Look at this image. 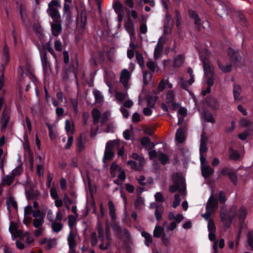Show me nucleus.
I'll use <instances>...</instances> for the list:
<instances>
[{
  "mask_svg": "<svg viewBox=\"0 0 253 253\" xmlns=\"http://www.w3.org/2000/svg\"><path fill=\"white\" fill-rule=\"evenodd\" d=\"M173 184L169 186V191L171 193H174L177 190L180 191H184L185 190V188L180 189V186L181 185L183 181V177L180 173L176 172L174 173L172 176Z\"/></svg>",
  "mask_w": 253,
  "mask_h": 253,
  "instance_id": "f257e3e1",
  "label": "nucleus"
},
{
  "mask_svg": "<svg viewBox=\"0 0 253 253\" xmlns=\"http://www.w3.org/2000/svg\"><path fill=\"white\" fill-rule=\"evenodd\" d=\"M41 46L39 45V50L40 53L41 61L43 68V72L44 75V82L45 81V76L47 72V61L46 58V53L47 50V44L46 43L42 44V41L41 42ZM45 83L44 82V84Z\"/></svg>",
  "mask_w": 253,
  "mask_h": 253,
  "instance_id": "f03ea898",
  "label": "nucleus"
},
{
  "mask_svg": "<svg viewBox=\"0 0 253 253\" xmlns=\"http://www.w3.org/2000/svg\"><path fill=\"white\" fill-rule=\"evenodd\" d=\"M33 216L35 217L33 220V225L35 228L42 227L44 222L45 213L42 212L39 210L37 209L33 212Z\"/></svg>",
  "mask_w": 253,
  "mask_h": 253,
  "instance_id": "7ed1b4c3",
  "label": "nucleus"
},
{
  "mask_svg": "<svg viewBox=\"0 0 253 253\" xmlns=\"http://www.w3.org/2000/svg\"><path fill=\"white\" fill-rule=\"evenodd\" d=\"M227 53L229 60L234 64H236L241 60L239 50L229 47L227 50Z\"/></svg>",
  "mask_w": 253,
  "mask_h": 253,
  "instance_id": "20e7f679",
  "label": "nucleus"
},
{
  "mask_svg": "<svg viewBox=\"0 0 253 253\" xmlns=\"http://www.w3.org/2000/svg\"><path fill=\"white\" fill-rule=\"evenodd\" d=\"M206 104L212 110H217L219 108V104L217 99L212 96L209 95L206 98Z\"/></svg>",
  "mask_w": 253,
  "mask_h": 253,
  "instance_id": "39448f33",
  "label": "nucleus"
},
{
  "mask_svg": "<svg viewBox=\"0 0 253 253\" xmlns=\"http://www.w3.org/2000/svg\"><path fill=\"white\" fill-rule=\"evenodd\" d=\"M62 21L52 22L50 23L51 33L54 37L58 36L62 31Z\"/></svg>",
  "mask_w": 253,
  "mask_h": 253,
  "instance_id": "423d86ee",
  "label": "nucleus"
},
{
  "mask_svg": "<svg viewBox=\"0 0 253 253\" xmlns=\"http://www.w3.org/2000/svg\"><path fill=\"white\" fill-rule=\"evenodd\" d=\"M206 59V58L202 59L205 74L207 76H213L214 71L213 66L211 63L207 62Z\"/></svg>",
  "mask_w": 253,
  "mask_h": 253,
  "instance_id": "0eeeda50",
  "label": "nucleus"
},
{
  "mask_svg": "<svg viewBox=\"0 0 253 253\" xmlns=\"http://www.w3.org/2000/svg\"><path fill=\"white\" fill-rule=\"evenodd\" d=\"M18 224L14 222H11L9 230L12 236L14 237H21L22 236V231L20 230H18Z\"/></svg>",
  "mask_w": 253,
  "mask_h": 253,
  "instance_id": "6e6552de",
  "label": "nucleus"
},
{
  "mask_svg": "<svg viewBox=\"0 0 253 253\" xmlns=\"http://www.w3.org/2000/svg\"><path fill=\"white\" fill-rule=\"evenodd\" d=\"M114 231L117 232L119 235L123 236L126 239H129L130 238V234L128 231L125 228H123L119 225H115L113 226Z\"/></svg>",
  "mask_w": 253,
  "mask_h": 253,
  "instance_id": "1a4fd4ad",
  "label": "nucleus"
},
{
  "mask_svg": "<svg viewBox=\"0 0 253 253\" xmlns=\"http://www.w3.org/2000/svg\"><path fill=\"white\" fill-rule=\"evenodd\" d=\"M188 13L189 17L194 21V24L197 27H200L201 20L197 12L193 9H189Z\"/></svg>",
  "mask_w": 253,
  "mask_h": 253,
  "instance_id": "9d476101",
  "label": "nucleus"
},
{
  "mask_svg": "<svg viewBox=\"0 0 253 253\" xmlns=\"http://www.w3.org/2000/svg\"><path fill=\"white\" fill-rule=\"evenodd\" d=\"M87 15V12L84 8L81 10L80 14H78L77 20L78 21L80 19L81 27L82 29H84L86 25Z\"/></svg>",
  "mask_w": 253,
  "mask_h": 253,
  "instance_id": "9b49d317",
  "label": "nucleus"
},
{
  "mask_svg": "<svg viewBox=\"0 0 253 253\" xmlns=\"http://www.w3.org/2000/svg\"><path fill=\"white\" fill-rule=\"evenodd\" d=\"M201 172L203 176L205 178L207 179L210 178V177L213 173L214 169L210 166L202 165Z\"/></svg>",
  "mask_w": 253,
  "mask_h": 253,
  "instance_id": "f8f14e48",
  "label": "nucleus"
},
{
  "mask_svg": "<svg viewBox=\"0 0 253 253\" xmlns=\"http://www.w3.org/2000/svg\"><path fill=\"white\" fill-rule=\"evenodd\" d=\"M9 116L5 109L3 111L1 117V130H4L7 126L9 123Z\"/></svg>",
  "mask_w": 253,
  "mask_h": 253,
  "instance_id": "ddd939ff",
  "label": "nucleus"
},
{
  "mask_svg": "<svg viewBox=\"0 0 253 253\" xmlns=\"http://www.w3.org/2000/svg\"><path fill=\"white\" fill-rule=\"evenodd\" d=\"M162 38L161 37L159 39L157 44L155 48L154 56L155 59L159 58L162 55V52L163 51L164 46L163 45V43L161 42Z\"/></svg>",
  "mask_w": 253,
  "mask_h": 253,
  "instance_id": "4468645a",
  "label": "nucleus"
},
{
  "mask_svg": "<svg viewBox=\"0 0 253 253\" xmlns=\"http://www.w3.org/2000/svg\"><path fill=\"white\" fill-rule=\"evenodd\" d=\"M130 78V73L126 69H124L121 73L120 81L126 87L128 85V82Z\"/></svg>",
  "mask_w": 253,
  "mask_h": 253,
  "instance_id": "2eb2a0df",
  "label": "nucleus"
},
{
  "mask_svg": "<svg viewBox=\"0 0 253 253\" xmlns=\"http://www.w3.org/2000/svg\"><path fill=\"white\" fill-rule=\"evenodd\" d=\"M9 61V49L5 45L2 51V66L4 67L8 63Z\"/></svg>",
  "mask_w": 253,
  "mask_h": 253,
  "instance_id": "dca6fc26",
  "label": "nucleus"
},
{
  "mask_svg": "<svg viewBox=\"0 0 253 253\" xmlns=\"http://www.w3.org/2000/svg\"><path fill=\"white\" fill-rule=\"evenodd\" d=\"M175 138L177 141L179 143H182L185 141L184 130L180 126L176 130Z\"/></svg>",
  "mask_w": 253,
  "mask_h": 253,
  "instance_id": "f3484780",
  "label": "nucleus"
},
{
  "mask_svg": "<svg viewBox=\"0 0 253 253\" xmlns=\"http://www.w3.org/2000/svg\"><path fill=\"white\" fill-rule=\"evenodd\" d=\"M48 15L52 18V22L61 21V15L58 9H49L48 10Z\"/></svg>",
  "mask_w": 253,
  "mask_h": 253,
  "instance_id": "a211bd4d",
  "label": "nucleus"
},
{
  "mask_svg": "<svg viewBox=\"0 0 253 253\" xmlns=\"http://www.w3.org/2000/svg\"><path fill=\"white\" fill-rule=\"evenodd\" d=\"M155 205V215L156 217V219L157 221H160L162 219V213L163 212V208L158 205L157 203H154Z\"/></svg>",
  "mask_w": 253,
  "mask_h": 253,
  "instance_id": "6ab92c4d",
  "label": "nucleus"
},
{
  "mask_svg": "<svg viewBox=\"0 0 253 253\" xmlns=\"http://www.w3.org/2000/svg\"><path fill=\"white\" fill-rule=\"evenodd\" d=\"M67 241L69 247V249H75L77 245V242L75 239L74 235L72 231L71 230L70 231L68 235Z\"/></svg>",
  "mask_w": 253,
  "mask_h": 253,
  "instance_id": "aec40b11",
  "label": "nucleus"
},
{
  "mask_svg": "<svg viewBox=\"0 0 253 253\" xmlns=\"http://www.w3.org/2000/svg\"><path fill=\"white\" fill-rule=\"evenodd\" d=\"M247 214V212L246 208L243 206L241 207L238 211L237 215L240 220L241 224L244 222Z\"/></svg>",
  "mask_w": 253,
  "mask_h": 253,
  "instance_id": "412c9836",
  "label": "nucleus"
},
{
  "mask_svg": "<svg viewBox=\"0 0 253 253\" xmlns=\"http://www.w3.org/2000/svg\"><path fill=\"white\" fill-rule=\"evenodd\" d=\"M108 208L109 210V214L111 219L112 221L115 220L116 218V209L113 202L112 201H109L108 203Z\"/></svg>",
  "mask_w": 253,
  "mask_h": 253,
  "instance_id": "4be33fe9",
  "label": "nucleus"
},
{
  "mask_svg": "<svg viewBox=\"0 0 253 253\" xmlns=\"http://www.w3.org/2000/svg\"><path fill=\"white\" fill-rule=\"evenodd\" d=\"M217 64L219 68L223 73H229L232 70V66L231 64H227L225 66H223L219 59L217 61Z\"/></svg>",
  "mask_w": 253,
  "mask_h": 253,
  "instance_id": "5701e85b",
  "label": "nucleus"
},
{
  "mask_svg": "<svg viewBox=\"0 0 253 253\" xmlns=\"http://www.w3.org/2000/svg\"><path fill=\"white\" fill-rule=\"evenodd\" d=\"M210 202V209L209 211L214 212L218 208V202L217 200L213 198L212 196H211L209 198L207 204Z\"/></svg>",
  "mask_w": 253,
  "mask_h": 253,
  "instance_id": "b1692460",
  "label": "nucleus"
},
{
  "mask_svg": "<svg viewBox=\"0 0 253 253\" xmlns=\"http://www.w3.org/2000/svg\"><path fill=\"white\" fill-rule=\"evenodd\" d=\"M230 153L229 159L231 160L237 161L240 158V155L237 150H235L233 147H230L229 149Z\"/></svg>",
  "mask_w": 253,
  "mask_h": 253,
  "instance_id": "393cba45",
  "label": "nucleus"
},
{
  "mask_svg": "<svg viewBox=\"0 0 253 253\" xmlns=\"http://www.w3.org/2000/svg\"><path fill=\"white\" fill-rule=\"evenodd\" d=\"M174 18L176 20V25L177 28H180L182 25V16L180 12L176 9L174 11Z\"/></svg>",
  "mask_w": 253,
  "mask_h": 253,
  "instance_id": "a878e982",
  "label": "nucleus"
},
{
  "mask_svg": "<svg viewBox=\"0 0 253 253\" xmlns=\"http://www.w3.org/2000/svg\"><path fill=\"white\" fill-rule=\"evenodd\" d=\"M207 139L204 137V135L201 136L200 146V154L205 153L208 150L206 143Z\"/></svg>",
  "mask_w": 253,
  "mask_h": 253,
  "instance_id": "bb28decb",
  "label": "nucleus"
},
{
  "mask_svg": "<svg viewBox=\"0 0 253 253\" xmlns=\"http://www.w3.org/2000/svg\"><path fill=\"white\" fill-rule=\"evenodd\" d=\"M241 87L239 85L234 84L233 85V95L234 100L236 101L240 99V96L241 92Z\"/></svg>",
  "mask_w": 253,
  "mask_h": 253,
  "instance_id": "cd10ccee",
  "label": "nucleus"
},
{
  "mask_svg": "<svg viewBox=\"0 0 253 253\" xmlns=\"http://www.w3.org/2000/svg\"><path fill=\"white\" fill-rule=\"evenodd\" d=\"M144 205V199L140 196L137 195L134 202V207L137 210H141Z\"/></svg>",
  "mask_w": 253,
  "mask_h": 253,
  "instance_id": "c85d7f7f",
  "label": "nucleus"
},
{
  "mask_svg": "<svg viewBox=\"0 0 253 253\" xmlns=\"http://www.w3.org/2000/svg\"><path fill=\"white\" fill-rule=\"evenodd\" d=\"M125 27L126 30L129 33H131L133 32L134 31V25L132 21V20L130 17L128 18V19L126 22L125 23Z\"/></svg>",
  "mask_w": 253,
  "mask_h": 253,
  "instance_id": "c756f323",
  "label": "nucleus"
},
{
  "mask_svg": "<svg viewBox=\"0 0 253 253\" xmlns=\"http://www.w3.org/2000/svg\"><path fill=\"white\" fill-rule=\"evenodd\" d=\"M113 8L117 14L124 13V7L119 1H116L113 4Z\"/></svg>",
  "mask_w": 253,
  "mask_h": 253,
  "instance_id": "7c9ffc66",
  "label": "nucleus"
},
{
  "mask_svg": "<svg viewBox=\"0 0 253 253\" xmlns=\"http://www.w3.org/2000/svg\"><path fill=\"white\" fill-rule=\"evenodd\" d=\"M158 99L157 96H150L147 99V105L148 107L153 108L155 105V102Z\"/></svg>",
  "mask_w": 253,
  "mask_h": 253,
  "instance_id": "2f4dec72",
  "label": "nucleus"
},
{
  "mask_svg": "<svg viewBox=\"0 0 253 253\" xmlns=\"http://www.w3.org/2000/svg\"><path fill=\"white\" fill-rule=\"evenodd\" d=\"M61 7V3L57 0H52L48 3V10L49 9H58Z\"/></svg>",
  "mask_w": 253,
  "mask_h": 253,
  "instance_id": "473e14b6",
  "label": "nucleus"
},
{
  "mask_svg": "<svg viewBox=\"0 0 253 253\" xmlns=\"http://www.w3.org/2000/svg\"><path fill=\"white\" fill-rule=\"evenodd\" d=\"M14 177L11 173L6 175L2 179L3 185H10L14 181Z\"/></svg>",
  "mask_w": 253,
  "mask_h": 253,
  "instance_id": "72a5a7b5",
  "label": "nucleus"
},
{
  "mask_svg": "<svg viewBox=\"0 0 253 253\" xmlns=\"http://www.w3.org/2000/svg\"><path fill=\"white\" fill-rule=\"evenodd\" d=\"M114 156V153L113 150H105L103 161L105 163L106 161L111 160Z\"/></svg>",
  "mask_w": 253,
  "mask_h": 253,
  "instance_id": "f704fd0d",
  "label": "nucleus"
},
{
  "mask_svg": "<svg viewBox=\"0 0 253 253\" xmlns=\"http://www.w3.org/2000/svg\"><path fill=\"white\" fill-rule=\"evenodd\" d=\"M184 58L182 55H178L174 59L173 62V66L174 67H180L183 62Z\"/></svg>",
  "mask_w": 253,
  "mask_h": 253,
  "instance_id": "c9c22d12",
  "label": "nucleus"
},
{
  "mask_svg": "<svg viewBox=\"0 0 253 253\" xmlns=\"http://www.w3.org/2000/svg\"><path fill=\"white\" fill-rule=\"evenodd\" d=\"M6 205L7 208L9 211H10V209L12 208H13L16 210L17 209V203L12 198H9L6 201Z\"/></svg>",
  "mask_w": 253,
  "mask_h": 253,
  "instance_id": "e433bc0d",
  "label": "nucleus"
},
{
  "mask_svg": "<svg viewBox=\"0 0 253 253\" xmlns=\"http://www.w3.org/2000/svg\"><path fill=\"white\" fill-rule=\"evenodd\" d=\"M92 115L93 119V123L94 124L98 123L99 121L100 117V112L97 109H93L92 111Z\"/></svg>",
  "mask_w": 253,
  "mask_h": 253,
  "instance_id": "4c0bfd02",
  "label": "nucleus"
},
{
  "mask_svg": "<svg viewBox=\"0 0 253 253\" xmlns=\"http://www.w3.org/2000/svg\"><path fill=\"white\" fill-rule=\"evenodd\" d=\"M152 77V75L147 71H143V80L145 85H147L149 83V80H150Z\"/></svg>",
  "mask_w": 253,
  "mask_h": 253,
  "instance_id": "58836bf2",
  "label": "nucleus"
},
{
  "mask_svg": "<svg viewBox=\"0 0 253 253\" xmlns=\"http://www.w3.org/2000/svg\"><path fill=\"white\" fill-rule=\"evenodd\" d=\"M237 207L233 205L229 209L227 216L234 218L237 215Z\"/></svg>",
  "mask_w": 253,
  "mask_h": 253,
  "instance_id": "ea45409f",
  "label": "nucleus"
},
{
  "mask_svg": "<svg viewBox=\"0 0 253 253\" xmlns=\"http://www.w3.org/2000/svg\"><path fill=\"white\" fill-rule=\"evenodd\" d=\"M135 58L137 63L142 68H143L144 66V62L142 54L137 52L136 53Z\"/></svg>",
  "mask_w": 253,
  "mask_h": 253,
  "instance_id": "a19ab883",
  "label": "nucleus"
},
{
  "mask_svg": "<svg viewBox=\"0 0 253 253\" xmlns=\"http://www.w3.org/2000/svg\"><path fill=\"white\" fill-rule=\"evenodd\" d=\"M142 236L144 237L146 241V245L149 246V244L152 243V236L147 232L143 231L141 232Z\"/></svg>",
  "mask_w": 253,
  "mask_h": 253,
  "instance_id": "79ce46f5",
  "label": "nucleus"
},
{
  "mask_svg": "<svg viewBox=\"0 0 253 253\" xmlns=\"http://www.w3.org/2000/svg\"><path fill=\"white\" fill-rule=\"evenodd\" d=\"M174 93L172 90H169L166 94L167 103L169 104L172 102L174 99Z\"/></svg>",
  "mask_w": 253,
  "mask_h": 253,
  "instance_id": "37998d69",
  "label": "nucleus"
},
{
  "mask_svg": "<svg viewBox=\"0 0 253 253\" xmlns=\"http://www.w3.org/2000/svg\"><path fill=\"white\" fill-rule=\"evenodd\" d=\"M65 70L69 72L70 73H72L74 75V76L77 78L76 74V68L75 66L74 63H72L68 67H65L64 68Z\"/></svg>",
  "mask_w": 253,
  "mask_h": 253,
  "instance_id": "c03bdc74",
  "label": "nucleus"
},
{
  "mask_svg": "<svg viewBox=\"0 0 253 253\" xmlns=\"http://www.w3.org/2000/svg\"><path fill=\"white\" fill-rule=\"evenodd\" d=\"M163 231L164 229L161 226H156L153 232L154 236L156 238H160L161 236Z\"/></svg>",
  "mask_w": 253,
  "mask_h": 253,
  "instance_id": "a18cd8bd",
  "label": "nucleus"
},
{
  "mask_svg": "<svg viewBox=\"0 0 253 253\" xmlns=\"http://www.w3.org/2000/svg\"><path fill=\"white\" fill-rule=\"evenodd\" d=\"M159 158L161 164L163 165H166L169 160L168 155L163 153H160L159 154Z\"/></svg>",
  "mask_w": 253,
  "mask_h": 253,
  "instance_id": "49530a36",
  "label": "nucleus"
},
{
  "mask_svg": "<svg viewBox=\"0 0 253 253\" xmlns=\"http://www.w3.org/2000/svg\"><path fill=\"white\" fill-rule=\"evenodd\" d=\"M204 117L205 120L208 122L211 123H214L215 122V120L212 116V115L208 111H205L204 112Z\"/></svg>",
  "mask_w": 253,
  "mask_h": 253,
  "instance_id": "de8ad7c7",
  "label": "nucleus"
},
{
  "mask_svg": "<svg viewBox=\"0 0 253 253\" xmlns=\"http://www.w3.org/2000/svg\"><path fill=\"white\" fill-rule=\"evenodd\" d=\"M70 103L72 106L74 112L75 114L79 112L78 109V102L77 99L71 98L70 99Z\"/></svg>",
  "mask_w": 253,
  "mask_h": 253,
  "instance_id": "09e8293b",
  "label": "nucleus"
},
{
  "mask_svg": "<svg viewBox=\"0 0 253 253\" xmlns=\"http://www.w3.org/2000/svg\"><path fill=\"white\" fill-rule=\"evenodd\" d=\"M76 221V218L72 214L69 215L68 216V225L72 231L74 226L75 225V222Z\"/></svg>",
  "mask_w": 253,
  "mask_h": 253,
  "instance_id": "8fccbe9b",
  "label": "nucleus"
},
{
  "mask_svg": "<svg viewBox=\"0 0 253 253\" xmlns=\"http://www.w3.org/2000/svg\"><path fill=\"white\" fill-rule=\"evenodd\" d=\"M93 94L96 102H102L103 101V97L99 91L94 90Z\"/></svg>",
  "mask_w": 253,
  "mask_h": 253,
  "instance_id": "3c124183",
  "label": "nucleus"
},
{
  "mask_svg": "<svg viewBox=\"0 0 253 253\" xmlns=\"http://www.w3.org/2000/svg\"><path fill=\"white\" fill-rule=\"evenodd\" d=\"M62 228V225L60 223L54 222L52 224V229L55 232H59Z\"/></svg>",
  "mask_w": 253,
  "mask_h": 253,
  "instance_id": "603ef678",
  "label": "nucleus"
},
{
  "mask_svg": "<svg viewBox=\"0 0 253 253\" xmlns=\"http://www.w3.org/2000/svg\"><path fill=\"white\" fill-rule=\"evenodd\" d=\"M131 158L135 160L139 161L140 166H143V163L144 162L143 158L139 156L136 153H133L131 155Z\"/></svg>",
  "mask_w": 253,
  "mask_h": 253,
  "instance_id": "864d4df0",
  "label": "nucleus"
},
{
  "mask_svg": "<svg viewBox=\"0 0 253 253\" xmlns=\"http://www.w3.org/2000/svg\"><path fill=\"white\" fill-rule=\"evenodd\" d=\"M228 177L232 181V183L234 185H236L237 183L238 178L236 172L233 170L232 172H231V173L228 175Z\"/></svg>",
  "mask_w": 253,
  "mask_h": 253,
  "instance_id": "5fc2aeb1",
  "label": "nucleus"
},
{
  "mask_svg": "<svg viewBox=\"0 0 253 253\" xmlns=\"http://www.w3.org/2000/svg\"><path fill=\"white\" fill-rule=\"evenodd\" d=\"M181 202V199L180 195L178 194H175L174 195V200L172 203V207L174 209L176 208Z\"/></svg>",
  "mask_w": 253,
  "mask_h": 253,
  "instance_id": "6e6d98bb",
  "label": "nucleus"
},
{
  "mask_svg": "<svg viewBox=\"0 0 253 253\" xmlns=\"http://www.w3.org/2000/svg\"><path fill=\"white\" fill-rule=\"evenodd\" d=\"M219 202L221 204H224L226 201V197L225 193L224 191H221L219 192L218 195Z\"/></svg>",
  "mask_w": 253,
  "mask_h": 253,
  "instance_id": "4d7b16f0",
  "label": "nucleus"
},
{
  "mask_svg": "<svg viewBox=\"0 0 253 253\" xmlns=\"http://www.w3.org/2000/svg\"><path fill=\"white\" fill-rule=\"evenodd\" d=\"M239 18L241 24L244 27H247L248 25V22L247 21L245 15L243 14L240 13L239 14Z\"/></svg>",
  "mask_w": 253,
  "mask_h": 253,
  "instance_id": "13d9d810",
  "label": "nucleus"
},
{
  "mask_svg": "<svg viewBox=\"0 0 253 253\" xmlns=\"http://www.w3.org/2000/svg\"><path fill=\"white\" fill-rule=\"evenodd\" d=\"M167 86V80L163 79L159 83L158 86V89L159 91H163Z\"/></svg>",
  "mask_w": 253,
  "mask_h": 253,
  "instance_id": "bf43d9fd",
  "label": "nucleus"
},
{
  "mask_svg": "<svg viewBox=\"0 0 253 253\" xmlns=\"http://www.w3.org/2000/svg\"><path fill=\"white\" fill-rule=\"evenodd\" d=\"M210 209V202L208 204H206V212L205 213V214H202V216L204 217L205 219H208L210 218V217L211 215V214L212 211H209Z\"/></svg>",
  "mask_w": 253,
  "mask_h": 253,
  "instance_id": "052dcab7",
  "label": "nucleus"
},
{
  "mask_svg": "<svg viewBox=\"0 0 253 253\" xmlns=\"http://www.w3.org/2000/svg\"><path fill=\"white\" fill-rule=\"evenodd\" d=\"M116 97L119 101L122 102L126 98V94L121 91L116 92Z\"/></svg>",
  "mask_w": 253,
  "mask_h": 253,
  "instance_id": "680f3d73",
  "label": "nucleus"
},
{
  "mask_svg": "<svg viewBox=\"0 0 253 253\" xmlns=\"http://www.w3.org/2000/svg\"><path fill=\"white\" fill-rule=\"evenodd\" d=\"M22 171V167L21 166H19L12 171L11 174H12V175H13L15 177V176L19 175L21 173Z\"/></svg>",
  "mask_w": 253,
  "mask_h": 253,
  "instance_id": "e2e57ef3",
  "label": "nucleus"
},
{
  "mask_svg": "<svg viewBox=\"0 0 253 253\" xmlns=\"http://www.w3.org/2000/svg\"><path fill=\"white\" fill-rule=\"evenodd\" d=\"M248 244L253 251V235L252 233L249 232L247 234Z\"/></svg>",
  "mask_w": 253,
  "mask_h": 253,
  "instance_id": "0e129e2a",
  "label": "nucleus"
},
{
  "mask_svg": "<svg viewBox=\"0 0 253 253\" xmlns=\"http://www.w3.org/2000/svg\"><path fill=\"white\" fill-rule=\"evenodd\" d=\"M208 228L209 232H215L216 228L214 222L212 220H210L208 224Z\"/></svg>",
  "mask_w": 253,
  "mask_h": 253,
  "instance_id": "69168bd1",
  "label": "nucleus"
},
{
  "mask_svg": "<svg viewBox=\"0 0 253 253\" xmlns=\"http://www.w3.org/2000/svg\"><path fill=\"white\" fill-rule=\"evenodd\" d=\"M220 216L221 218V221L222 222H224L225 220L227 218V215L226 214V210H224V207H222L221 208V211H220Z\"/></svg>",
  "mask_w": 253,
  "mask_h": 253,
  "instance_id": "338daca9",
  "label": "nucleus"
},
{
  "mask_svg": "<svg viewBox=\"0 0 253 253\" xmlns=\"http://www.w3.org/2000/svg\"><path fill=\"white\" fill-rule=\"evenodd\" d=\"M150 139L147 136H144L142 137L140 140L141 145L145 147L148 146L149 143L150 142Z\"/></svg>",
  "mask_w": 253,
  "mask_h": 253,
  "instance_id": "774afa93",
  "label": "nucleus"
}]
</instances>
